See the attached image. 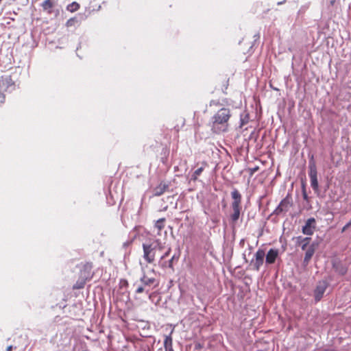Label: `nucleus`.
<instances>
[{
	"instance_id": "f257e3e1",
	"label": "nucleus",
	"mask_w": 351,
	"mask_h": 351,
	"mask_svg": "<svg viewBox=\"0 0 351 351\" xmlns=\"http://www.w3.org/2000/svg\"><path fill=\"white\" fill-rule=\"evenodd\" d=\"M231 117L232 114L229 108L223 107L219 109L209 121L211 130L216 134L227 132Z\"/></svg>"
},
{
	"instance_id": "f03ea898",
	"label": "nucleus",
	"mask_w": 351,
	"mask_h": 351,
	"mask_svg": "<svg viewBox=\"0 0 351 351\" xmlns=\"http://www.w3.org/2000/svg\"><path fill=\"white\" fill-rule=\"evenodd\" d=\"M231 197L233 199V202L231 204L233 213L230 215V219L232 222L235 223L238 221L241 215V195L237 189H234L231 192Z\"/></svg>"
},
{
	"instance_id": "7ed1b4c3",
	"label": "nucleus",
	"mask_w": 351,
	"mask_h": 351,
	"mask_svg": "<svg viewBox=\"0 0 351 351\" xmlns=\"http://www.w3.org/2000/svg\"><path fill=\"white\" fill-rule=\"evenodd\" d=\"M15 84L10 75L2 76L0 80V97H2V93L12 92L15 89Z\"/></svg>"
},
{
	"instance_id": "20e7f679",
	"label": "nucleus",
	"mask_w": 351,
	"mask_h": 351,
	"mask_svg": "<svg viewBox=\"0 0 351 351\" xmlns=\"http://www.w3.org/2000/svg\"><path fill=\"white\" fill-rule=\"evenodd\" d=\"M292 206V201L289 197L284 198L274 210L273 214L285 216Z\"/></svg>"
},
{
	"instance_id": "39448f33",
	"label": "nucleus",
	"mask_w": 351,
	"mask_h": 351,
	"mask_svg": "<svg viewBox=\"0 0 351 351\" xmlns=\"http://www.w3.org/2000/svg\"><path fill=\"white\" fill-rule=\"evenodd\" d=\"M143 258L149 263H152L155 258L156 246L154 244H143Z\"/></svg>"
},
{
	"instance_id": "423d86ee",
	"label": "nucleus",
	"mask_w": 351,
	"mask_h": 351,
	"mask_svg": "<svg viewBox=\"0 0 351 351\" xmlns=\"http://www.w3.org/2000/svg\"><path fill=\"white\" fill-rule=\"evenodd\" d=\"M265 253L263 250L259 249L256 251L254 255V260L251 261V264L253 265V268L256 271H259L261 267L264 263V258Z\"/></svg>"
},
{
	"instance_id": "0eeeda50",
	"label": "nucleus",
	"mask_w": 351,
	"mask_h": 351,
	"mask_svg": "<svg viewBox=\"0 0 351 351\" xmlns=\"http://www.w3.org/2000/svg\"><path fill=\"white\" fill-rule=\"evenodd\" d=\"M310 178H311V186L314 191L319 194V186L317 176V169L315 165L310 164Z\"/></svg>"
},
{
	"instance_id": "6e6552de",
	"label": "nucleus",
	"mask_w": 351,
	"mask_h": 351,
	"mask_svg": "<svg viewBox=\"0 0 351 351\" xmlns=\"http://www.w3.org/2000/svg\"><path fill=\"white\" fill-rule=\"evenodd\" d=\"M328 287V284L326 281H319L315 290V302H318L323 297V295Z\"/></svg>"
},
{
	"instance_id": "1a4fd4ad",
	"label": "nucleus",
	"mask_w": 351,
	"mask_h": 351,
	"mask_svg": "<svg viewBox=\"0 0 351 351\" xmlns=\"http://www.w3.org/2000/svg\"><path fill=\"white\" fill-rule=\"evenodd\" d=\"M278 255L279 250L278 249L271 248L265 256L266 263L269 265L273 264L276 261Z\"/></svg>"
},
{
	"instance_id": "9d476101",
	"label": "nucleus",
	"mask_w": 351,
	"mask_h": 351,
	"mask_svg": "<svg viewBox=\"0 0 351 351\" xmlns=\"http://www.w3.org/2000/svg\"><path fill=\"white\" fill-rule=\"evenodd\" d=\"M143 275L140 278V281L143 286L145 287H151L156 282V279L154 277H149L144 272V269L142 267Z\"/></svg>"
},
{
	"instance_id": "9b49d317",
	"label": "nucleus",
	"mask_w": 351,
	"mask_h": 351,
	"mask_svg": "<svg viewBox=\"0 0 351 351\" xmlns=\"http://www.w3.org/2000/svg\"><path fill=\"white\" fill-rule=\"evenodd\" d=\"M296 247H300L304 251L307 247V237H298L294 239Z\"/></svg>"
},
{
	"instance_id": "f8f14e48",
	"label": "nucleus",
	"mask_w": 351,
	"mask_h": 351,
	"mask_svg": "<svg viewBox=\"0 0 351 351\" xmlns=\"http://www.w3.org/2000/svg\"><path fill=\"white\" fill-rule=\"evenodd\" d=\"M168 187V184L161 182L158 186L154 189V195L160 196L162 195Z\"/></svg>"
},
{
	"instance_id": "ddd939ff",
	"label": "nucleus",
	"mask_w": 351,
	"mask_h": 351,
	"mask_svg": "<svg viewBox=\"0 0 351 351\" xmlns=\"http://www.w3.org/2000/svg\"><path fill=\"white\" fill-rule=\"evenodd\" d=\"M54 3L53 0H45L42 3V8L48 13H51V8L53 7Z\"/></svg>"
},
{
	"instance_id": "4468645a",
	"label": "nucleus",
	"mask_w": 351,
	"mask_h": 351,
	"mask_svg": "<svg viewBox=\"0 0 351 351\" xmlns=\"http://www.w3.org/2000/svg\"><path fill=\"white\" fill-rule=\"evenodd\" d=\"M173 332V329L171 330L170 334L169 335L165 336V340H164V348L165 349L166 348H171L173 347V340L171 337V335Z\"/></svg>"
},
{
	"instance_id": "2eb2a0df",
	"label": "nucleus",
	"mask_w": 351,
	"mask_h": 351,
	"mask_svg": "<svg viewBox=\"0 0 351 351\" xmlns=\"http://www.w3.org/2000/svg\"><path fill=\"white\" fill-rule=\"evenodd\" d=\"M80 8V5L78 3L74 1L71 3L69 4L66 7V10L71 12H74L77 11Z\"/></svg>"
},
{
	"instance_id": "dca6fc26",
	"label": "nucleus",
	"mask_w": 351,
	"mask_h": 351,
	"mask_svg": "<svg viewBox=\"0 0 351 351\" xmlns=\"http://www.w3.org/2000/svg\"><path fill=\"white\" fill-rule=\"evenodd\" d=\"M165 219L164 218L159 219L156 221L154 227L158 229V234H160L159 232L165 227Z\"/></svg>"
},
{
	"instance_id": "f3484780",
	"label": "nucleus",
	"mask_w": 351,
	"mask_h": 351,
	"mask_svg": "<svg viewBox=\"0 0 351 351\" xmlns=\"http://www.w3.org/2000/svg\"><path fill=\"white\" fill-rule=\"evenodd\" d=\"M301 186L302 190L303 197L305 200H307V191L306 189V180L305 178H301Z\"/></svg>"
},
{
	"instance_id": "a211bd4d",
	"label": "nucleus",
	"mask_w": 351,
	"mask_h": 351,
	"mask_svg": "<svg viewBox=\"0 0 351 351\" xmlns=\"http://www.w3.org/2000/svg\"><path fill=\"white\" fill-rule=\"evenodd\" d=\"M204 171V167H201L196 169L193 174L192 175L191 180H196L197 179V177L202 173V172Z\"/></svg>"
},
{
	"instance_id": "6ab92c4d",
	"label": "nucleus",
	"mask_w": 351,
	"mask_h": 351,
	"mask_svg": "<svg viewBox=\"0 0 351 351\" xmlns=\"http://www.w3.org/2000/svg\"><path fill=\"white\" fill-rule=\"evenodd\" d=\"M152 244H154V246H156V250L158 249L161 250L164 247L163 244L159 239H156Z\"/></svg>"
},
{
	"instance_id": "aec40b11",
	"label": "nucleus",
	"mask_w": 351,
	"mask_h": 351,
	"mask_svg": "<svg viewBox=\"0 0 351 351\" xmlns=\"http://www.w3.org/2000/svg\"><path fill=\"white\" fill-rule=\"evenodd\" d=\"M146 291L147 292L149 291V290L146 289V287L145 286H143V285H138L136 288V293H143V291Z\"/></svg>"
},
{
	"instance_id": "412c9836",
	"label": "nucleus",
	"mask_w": 351,
	"mask_h": 351,
	"mask_svg": "<svg viewBox=\"0 0 351 351\" xmlns=\"http://www.w3.org/2000/svg\"><path fill=\"white\" fill-rule=\"evenodd\" d=\"M75 18H71L70 19H69L67 21H66V26L67 27H71V26H73L75 24Z\"/></svg>"
},
{
	"instance_id": "4be33fe9",
	"label": "nucleus",
	"mask_w": 351,
	"mask_h": 351,
	"mask_svg": "<svg viewBox=\"0 0 351 351\" xmlns=\"http://www.w3.org/2000/svg\"><path fill=\"white\" fill-rule=\"evenodd\" d=\"M84 285V282H77L73 285V289H82Z\"/></svg>"
},
{
	"instance_id": "5701e85b",
	"label": "nucleus",
	"mask_w": 351,
	"mask_h": 351,
	"mask_svg": "<svg viewBox=\"0 0 351 351\" xmlns=\"http://www.w3.org/2000/svg\"><path fill=\"white\" fill-rule=\"evenodd\" d=\"M209 106H220V103L219 101H216V100H211L209 103Z\"/></svg>"
},
{
	"instance_id": "b1692460",
	"label": "nucleus",
	"mask_w": 351,
	"mask_h": 351,
	"mask_svg": "<svg viewBox=\"0 0 351 351\" xmlns=\"http://www.w3.org/2000/svg\"><path fill=\"white\" fill-rule=\"evenodd\" d=\"M313 222H315V219L313 218H308V235L311 234L310 227Z\"/></svg>"
},
{
	"instance_id": "393cba45",
	"label": "nucleus",
	"mask_w": 351,
	"mask_h": 351,
	"mask_svg": "<svg viewBox=\"0 0 351 351\" xmlns=\"http://www.w3.org/2000/svg\"><path fill=\"white\" fill-rule=\"evenodd\" d=\"M175 258H178V257H176V255H173L169 261V267L173 268V261Z\"/></svg>"
},
{
	"instance_id": "a878e982",
	"label": "nucleus",
	"mask_w": 351,
	"mask_h": 351,
	"mask_svg": "<svg viewBox=\"0 0 351 351\" xmlns=\"http://www.w3.org/2000/svg\"><path fill=\"white\" fill-rule=\"evenodd\" d=\"M351 226V221L347 223L342 228L341 232H345Z\"/></svg>"
},
{
	"instance_id": "bb28decb",
	"label": "nucleus",
	"mask_w": 351,
	"mask_h": 351,
	"mask_svg": "<svg viewBox=\"0 0 351 351\" xmlns=\"http://www.w3.org/2000/svg\"><path fill=\"white\" fill-rule=\"evenodd\" d=\"M351 226V221L347 223L342 228L341 232H345Z\"/></svg>"
},
{
	"instance_id": "cd10ccee",
	"label": "nucleus",
	"mask_w": 351,
	"mask_h": 351,
	"mask_svg": "<svg viewBox=\"0 0 351 351\" xmlns=\"http://www.w3.org/2000/svg\"><path fill=\"white\" fill-rule=\"evenodd\" d=\"M171 252V248L169 247L167 251L161 256V259L165 258L167 256H169V253Z\"/></svg>"
},
{
	"instance_id": "c85d7f7f",
	"label": "nucleus",
	"mask_w": 351,
	"mask_h": 351,
	"mask_svg": "<svg viewBox=\"0 0 351 351\" xmlns=\"http://www.w3.org/2000/svg\"><path fill=\"white\" fill-rule=\"evenodd\" d=\"M302 232L304 234H307V221L305 223V224L302 226Z\"/></svg>"
},
{
	"instance_id": "c756f323",
	"label": "nucleus",
	"mask_w": 351,
	"mask_h": 351,
	"mask_svg": "<svg viewBox=\"0 0 351 351\" xmlns=\"http://www.w3.org/2000/svg\"><path fill=\"white\" fill-rule=\"evenodd\" d=\"M241 127L243 126L247 122V119H246L245 118V119H241Z\"/></svg>"
},
{
	"instance_id": "7c9ffc66",
	"label": "nucleus",
	"mask_w": 351,
	"mask_h": 351,
	"mask_svg": "<svg viewBox=\"0 0 351 351\" xmlns=\"http://www.w3.org/2000/svg\"><path fill=\"white\" fill-rule=\"evenodd\" d=\"M313 254V250H311L310 249H308V259L311 258V256H312Z\"/></svg>"
},
{
	"instance_id": "2f4dec72",
	"label": "nucleus",
	"mask_w": 351,
	"mask_h": 351,
	"mask_svg": "<svg viewBox=\"0 0 351 351\" xmlns=\"http://www.w3.org/2000/svg\"><path fill=\"white\" fill-rule=\"evenodd\" d=\"M5 100V95L4 94L2 93V97H0V102L1 103H3Z\"/></svg>"
},
{
	"instance_id": "473e14b6",
	"label": "nucleus",
	"mask_w": 351,
	"mask_h": 351,
	"mask_svg": "<svg viewBox=\"0 0 351 351\" xmlns=\"http://www.w3.org/2000/svg\"><path fill=\"white\" fill-rule=\"evenodd\" d=\"M306 261H307V251L305 252L304 256V262L305 263Z\"/></svg>"
},
{
	"instance_id": "72a5a7b5",
	"label": "nucleus",
	"mask_w": 351,
	"mask_h": 351,
	"mask_svg": "<svg viewBox=\"0 0 351 351\" xmlns=\"http://www.w3.org/2000/svg\"><path fill=\"white\" fill-rule=\"evenodd\" d=\"M165 351H174L173 349V347L171 348H166L165 349Z\"/></svg>"
},
{
	"instance_id": "f704fd0d",
	"label": "nucleus",
	"mask_w": 351,
	"mask_h": 351,
	"mask_svg": "<svg viewBox=\"0 0 351 351\" xmlns=\"http://www.w3.org/2000/svg\"><path fill=\"white\" fill-rule=\"evenodd\" d=\"M12 346H8V347L7 348L6 351H12Z\"/></svg>"
},
{
	"instance_id": "c9c22d12",
	"label": "nucleus",
	"mask_w": 351,
	"mask_h": 351,
	"mask_svg": "<svg viewBox=\"0 0 351 351\" xmlns=\"http://www.w3.org/2000/svg\"><path fill=\"white\" fill-rule=\"evenodd\" d=\"M282 2H278V5H280V4H282Z\"/></svg>"
}]
</instances>
